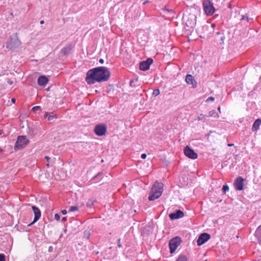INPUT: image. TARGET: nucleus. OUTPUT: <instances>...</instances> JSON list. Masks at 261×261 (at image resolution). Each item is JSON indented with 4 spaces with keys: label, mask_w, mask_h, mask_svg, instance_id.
I'll list each match as a JSON object with an SVG mask.
<instances>
[{
    "label": "nucleus",
    "mask_w": 261,
    "mask_h": 261,
    "mask_svg": "<svg viewBox=\"0 0 261 261\" xmlns=\"http://www.w3.org/2000/svg\"><path fill=\"white\" fill-rule=\"evenodd\" d=\"M110 72L108 68L103 66L97 67L90 69L87 73L86 81L89 85L96 82H103L108 81L110 77Z\"/></svg>",
    "instance_id": "obj_1"
},
{
    "label": "nucleus",
    "mask_w": 261,
    "mask_h": 261,
    "mask_svg": "<svg viewBox=\"0 0 261 261\" xmlns=\"http://www.w3.org/2000/svg\"><path fill=\"white\" fill-rule=\"evenodd\" d=\"M163 184L162 183L155 181L150 191L149 200L152 201L159 198L163 193Z\"/></svg>",
    "instance_id": "obj_2"
},
{
    "label": "nucleus",
    "mask_w": 261,
    "mask_h": 261,
    "mask_svg": "<svg viewBox=\"0 0 261 261\" xmlns=\"http://www.w3.org/2000/svg\"><path fill=\"white\" fill-rule=\"evenodd\" d=\"M183 20L187 27L193 28L196 23V15L192 13H186L183 15Z\"/></svg>",
    "instance_id": "obj_3"
},
{
    "label": "nucleus",
    "mask_w": 261,
    "mask_h": 261,
    "mask_svg": "<svg viewBox=\"0 0 261 261\" xmlns=\"http://www.w3.org/2000/svg\"><path fill=\"white\" fill-rule=\"evenodd\" d=\"M21 45V42L18 39L17 34L11 36L8 41L6 47L10 50H14Z\"/></svg>",
    "instance_id": "obj_4"
},
{
    "label": "nucleus",
    "mask_w": 261,
    "mask_h": 261,
    "mask_svg": "<svg viewBox=\"0 0 261 261\" xmlns=\"http://www.w3.org/2000/svg\"><path fill=\"white\" fill-rule=\"evenodd\" d=\"M29 142V140L25 136H19L17 137L16 142L14 145V149H20L24 147Z\"/></svg>",
    "instance_id": "obj_5"
},
{
    "label": "nucleus",
    "mask_w": 261,
    "mask_h": 261,
    "mask_svg": "<svg viewBox=\"0 0 261 261\" xmlns=\"http://www.w3.org/2000/svg\"><path fill=\"white\" fill-rule=\"evenodd\" d=\"M203 6L204 12L206 15H212L214 13L215 9L212 0H204L203 2Z\"/></svg>",
    "instance_id": "obj_6"
},
{
    "label": "nucleus",
    "mask_w": 261,
    "mask_h": 261,
    "mask_svg": "<svg viewBox=\"0 0 261 261\" xmlns=\"http://www.w3.org/2000/svg\"><path fill=\"white\" fill-rule=\"evenodd\" d=\"M184 153L186 156L191 159H196L198 157L197 154L194 151L193 149L191 148L189 146H187L184 149Z\"/></svg>",
    "instance_id": "obj_7"
},
{
    "label": "nucleus",
    "mask_w": 261,
    "mask_h": 261,
    "mask_svg": "<svg viewBox=\"0 0 261 261\" xmlns=\"http://www.w3.org/2000/svg\"><path fill=\"white\" fill-rule=\"evenodd\" d=\"M107 127L105 124H98L96 125L94 128V132L99 136L105 135Z\"/></svg>",
    "instance_id": "obj_8"
},
{
    "label": "nucleus",
    "mask_w": 261,
    "mask_h": 261,
    "mask_svg": "<svg viewBox=\"0 0 261 261\" xmlns=\"http://www.w3.org/2000/svg\"><path fill=\"white\" fill-rule=\"evenodd\" d=\"M32 208L34 214V218L33 221L28 225L29 226L32 225L33 224L36 222L41 217V211L37 207L33 205L32 206Z\"/></svg>",
    "instance_id": "obj_9"
},
{
    "label": "nucleus",
    "mask_w": 261,
    "mask_h": 261,
    "mask_svg": "<svg viewBox=\"0 0 261 261\" xmlns=\"http://www.w3.org/2000/svg\"><path fill=\"white\" fill-rule=\"evenodd\" d=\"M153 60L151 58H148L146 61L141 62L140 63V69L142 71L148 70Z\"/></svg>",
    "instance_id": "obj_10"
},
{
    "label": "nucleus",
    "mask_w": 261,
    "mask_h": 261,
    "mask_svg": "<svg viewBox=\"0 0 261 261\" xmlns=\"http://www.w3.org/2000/svg\"><path fill=\"white\" fill-rule=\"evenodd\" d=\"M211 238V235L207 233H202L198 237L197 241V245H203Z\"/></svg>",
    "instance_id": "obj_11"
},
{
    "label": "nucleus",
    "mask_w": 261,
    "mask_h": 261,
    "mask_svg": "<svg viewBox=\"0 0 261 261\" xmlns=\"http://www.w3.org/2000/svg\"><path fill=\"white\" fill-rule=\"evenodd\" d=\"M244 179L242 177H237L234 182V186L236 190L241 191L244 188Z\"/></svg>",
    "instance_id": "obj_12"
},
{
    "label": "nucleus",
    "mask_w": 261,
    "mask_h": 261,
    "mask_svg": "<svg viewBox=\"0 0 261 261\" xmlns=\"http://www.w3.org/2000/svg\"><path fill=\"white\" fill-rule=\"evenodd\" d=\"M184 216V213L180 210H176L174 212L169 214V217L171 220L181 218Z\"/></svg>",
    "instance_id": "obj_13"
},
{
    "label": "nucleus",
    "mask_w": 261,
    "mask_h": 261,
    "mask_svg": "<svg viewBox=\"0 0 261 261\" xmlns=\"http://www.w3.org/2000/svg\"><path fill=\"white\" fill-rule=\"evenodd\" d=\"M186 82L188 84L192 85L193 88L197 86V83L195 81L193 76L191 74H188L186 77Z\"/></svg>",
    "instance_id": "obj_14"
},
{
    "label": "nucleus",
    "mask_w": 261,
    "mask_h": 261,
    "mask_svg": "<svg viewBox=\"0 0 261 261\" xmlns=\"http://www.w3.org/2000/svg\"><path fill=\"white\" fill-rule=\"evenodd\" d=\"M73 48V46L71 44H69L64 48H63L61 51L60 53L62 56H66L69 54Z\"/></svg>",
    "instance_id": "obj_15"
},
{
    "label": "nucleus",
    "mask_w": 261,
    "mask_h": 261,
    "mask_svg": "<svg viewBox=\"0 0 261 261\" xmlns=\"http://www.w3.org/2000/svg\"><path fill=\"white\" fill-rule=\"evenodd\" d=\"M182 240L181 239L178 237L176 236L172 239H171L169 242L168 245H180V243H181Z\"/></svg>",
    "instance_id": "obj_16"
},
{
    "label": "nucleus",
    "mask_w": 261,
    "mask_h": 261,
    "mask_svg": "<svg viewBox=\"0 0 261 261\" xmlns=\"http://www.w3.org/2000/svg\"><path fill=\"white\" fill-rule=\"evenodd\" d=\"M47 78L44 75L40 76L37 80V83L39 85L44 86L48 82Z\"/></svg>",
    "instance_id": "obj_17"
},
{
    "label": "nucleus",
    "mask_w": 261,
    "mask_h": 261,
    "mask_svg": "<svg viewBox=\"0 0 261 261\" xmlns=\"http://www.w3.org/2000/svg\"><path fill=\"white\" fill-rule=\"evenodd\" d=\"M261 124V119H256L252 126V130L253 132H256L258 130L259 128V126Z\"/></svg>",
    "instance_id": "obj_18"
},
{
    "label": "nucleus",
    "mask_w": 261,
    "mask_h": 261,
    "mask_svg": "<svg viewBox=\"0 0 261 261\" xmlns=\"http://www.w3.org/2000/svg\"><path fill=\"white\" fill-rule=\"evenodd\" d=\"M255 235L257 238L258 242L261 243V225L256 229Z\"/></svg>",
    "instance_id": "obj_19"
},
{
    "label": "nucleus",
    "mask_w": 261,
    "mask_h": 261,
    "mask_svg": "<svg viewBox=\"0 0 261 261\" xmlns=\"http://www.w3.org/2000/svg\"><path fill=\"white\" fill-rule=\"evenodd\" d=\"M152 228L150 226L145 227L142 231V235L145 236V234H149L151 232Z\"/></svg>",
    "instance_id": "obj_20"
},
{
    "label": "nucleus",
    "mask_w": 261,
    "mask_h": 261,
    "mask_svg": "<svg viewBox=\"0 0 261 261\" xmlns=\"http://www.w3.org/2000/svg\"><path fill=\"white\" fill-rule=\"evenodd\" d=\"M218 115L215 110H212V111H210L208 113V114L207 115H206V117H218Z\"/></svg>",
    "instance_id": "obj_21"
},
{
    "label": "nucleus",
    "mask_w": 261,
    "mask_h": 261,
    "mask_svg": "<svg viewBox=\"0 0 261 261\" xmlns=\"http://www.w3.org/2000/svg\"><path fill=\"white\" fill-rule=\"evenodd\" d=\"M241 20H246L248 22H249L250 20H252V19L249 17L247 14H246L245 15H242Z\"/></svg>",
    "instance_id": "obj_22"
},
{
    "label": "nucleus",
    "mask_w": 261,
    "mask_h": 261,
    "mask_svg": "<svg viewBox=\"0 0 261 261\" xmlns=\"http://www.w3.org/2000/svg\"><path fill=\"white\" fill-rule=\"evenodd\" d=\"M95 202V200L89 199L87 203V206L89 207H91L93 205Z\"/></svg>",
    "instance_id": "obj_23"
},
{
    "label": "nucleus",
    "mask_w": 261,
    "mask_h": 261,
    "mask_svg": "<svg viewBox=\"0 0 261 261\" xmlns=\"http://www.w3.org/2000/svg\"><path fill=\"white\" fill-rule=\"evenodd\" d=\"M176 261H187V258L185 255H181Z\"/></svg>",
    "instance_id": "obj_24"
},
{
    "label": "nucleus",
    "mask_w": 261,
    "mask_h": 261,
    "mask_svg": "<svg viewBox=\"0 0 261 261\" xmlns=\"http://www.w3.org/2000/svg\"><path fill=\"white\" fill-rule=\"evenodd\" d=\"M90 235V232L89 230H86L84 232L83 237L86 238V239H88Z\"/></svg>",
    "instance_id": "obj_25"
},
{
    "label": "nucleus",
    "mask_w": 261,
    "mask_h": 261,
    "mask_svg": "<svg viewBox=\"0 0 261 261\" xmlns=\"http://www.w3.org/2000/svg\"><path fill=\"white\" fill-rule=\"evenodd\" d=\"M178 246H169L170 253L171 254L175 252V251L176 250Z\"/></svg>",
    "instance_id": "obj_26"
},
{
    "label": "nucleus",
    "mask_w": 261,
    "mask_h": 261,
    "mask_svg": "<svg viewBox=\"0 0 261 261\" xmlns=\"http://www.w3.org/2000/svg\"><path fill=\"white\" fill-rule=\"evenodd\" d=\"M165 11H167L169 13H170V16L171 17H174V13L172 9H166V8H165Z\"/></svg>",
    "instance_id": "obj_27"
},
{
    "label": "nucleus",
    "mask_w": 261,
    "mask_h": 261,
    "mask_svg": "<svg viewBox=\"0 0 261 261\" xmlns=\"http://www.w3.org/2000/svg\"><path fill=\"white\" fill-rule=\"evenodd\" d=\"M44 117L46 118H47L48 120L51 121L54 118H55V115H49L47 116V113H46Z\"/></svg>",
    "instance_id": "obj_28"
},
{
    "label": "nucleus",
    "mask_w": 261,
    "mask_h": 261,
    "mask_svg": "<svg viewBox=\"0 0 261 261\" xmlns=\"http://www.w3.org/2000/svg\"><path fill=\"white\" fill-rule=\"evenodd\" d=\"M79 210V207L77 206H72L70 207V212H75Z\"/></svg>",
    "instance_id": "obj_29"
},
{
    "label": "nucleus",
    "mask_w": 261,
    "mask_h": 261,
    "mask_svg": "<svg viewBox=\"0 0 261 261\" xmlns=\"http://www.w3.org/2000/svg\"><path fill=\"white\" fill-rule=\"evenodd\" d=\"M160 90L159 89H156L153 90L152 95H154V96H156L159 95L160 94Z\"/></svg>",
    "instance_id": "obj_30"
},
{
    "label": "nucleus",
    "mask_w": 261,
    "mask_h": 261,
    "mask_svg": "<svg viewBox=\"0 0 261 261\" xmlns=\"http://www.w3.org/2000/svg\"><path fill=\"white\" fill-rule=\"evenodd\" d=\"M223 192L225 193L226 191L229 190V187L227 185H223L222 188Z\"/></svg>",
    "instance_id": "obj_31"
},
{
    "label": "nucleus",
    "mask_w": 261,
    "mask_h": 261,
    "mask_svg": "<svg viewBox=\"0 0 261 261\" xmlns=\"http://www.w3.org/2000/svg\"><path fill=\"white\" fill-rule=\"evenodd\" d=\"M40 109V106H35L32 108V110L34 112H36Z\"/></svg>",
    "instance_id": "obj_32"
},
{
    "label": "nucleus",
    "mask_w": 261,
    "mask_h": 261,
    "mask_svg": "<svg viewBox=\"0 0 261 261\" xmlns=\"http://www.w3.org/2000/svg\"><path fill=\"white\" fill-rule=\"evenodd\" d=\"M0 261H5V255L4 254H0Z\"/></svg>",
    "instance_id": "obj_33"
},
{
    "label": "nucleus",
    "mask_w": 261,
    "mask_h": 261,
    "mask_svg": "<svg viewBox=\"0 0 261 261\" xmlns=\"http://www.w3.org/2000/svg\"><path fill=\"white\" fill-rule=\"evenodd\" d=\"M206 118V115L201 114L200 116L198 117V120H201L203 118Z\"/></svg>",
    "instance_id": "obj_34"
},
{
    "label": "nucleus",
    "mask_w": 261,
    "mask_h": 261,
    "mask_svg": "<svg viewBox=\"0 0 261 261\" xmlns=\"http://www.w3.org/2000/svg\"><path fill=\"white\" fill-rule=\"evenodd\" d=\"M55 219L57 221H59L60 220V216L58 214H56L55 215Z\"/></svg>",
    "instance_id": "obj_35"
},
{
    "label": "nucleus",
    "mask_w": 261,
    "mask_h": 261,
    "mask_svg": "<svg viewBox=\"0 0 261 261\" xmlns=\"http://www.w3.org/2000/svg\"><path fill=\"white\" fill-rule=\"evenodd\" d=\"M225 37L223 34H221L220 36V39L222 41V43H223V40L224 39Z\"/></svg>",
    "instance_id": "obj_36"
},
{
    "label": "nucleus",
    "mask_w": 261,
    "mask_h": 261,
    "mask_svg": "<svg viewBox=\"0 0 261 261\" xmlns=\"http://www.w3.org/2000/svg\"><path fill=\"white\" fill-rule=\"evenodd\" d=\"M215 99V98L213 97H208L207 100H206V101H214Z\"/></svg>",
    "instance_id": "obj_37"
},
{
    "label": "nucleus",
    "mask_w": 261,
    "mask_h": 261,
    "mask_svg": "<svg viewBox=\"0 0 261 261\" xmlns=\"http://www.w3.org/2000/svg\"><path fill=\"white\" fill-rule=\"evenodd\" d=\"M101 174H102V173H101V172L98 173L96 175H95V176L93 178V179H96L97 177H99V176H101Z\"/></svg>",
    "instance_id": "obj_38"
},
{
    "label": "nucleus",
    "mask_w": 261,
    "mask_h": 261,
    "mask_svg": "<svg viewBox=\"0 0 261 261\" xmlns=\"http://www.w3.org/2000/svg\"><path fill=\"white\" fill-rule=\"evenodd\" d=\"M146 158V154L145 153H143L141 154V158L143 159H145Z\"/></svg>",
    "instance_id": "obj_39"
},
{
    "label": "nucleus",
    "mask_w": 261,
    "mask_h": 261,
    "mask_svg": "<svg viewBox=\"0 0 261 261\" xmlns=\"http://www.w3.org/2000/svg\"><path fill=\"white\" fill-rule=\"evenodd\" d=\"M61 213L63 215H65L67 214V211L65 210H63L61 211Z\"/></svg>",
    "instance_id": "obj_40"
},
{
    "label": "nucleus",
    "mask_w": 261,
    "mask_h": 261,
    "mask_svg": "<svg viewBox=\"0 0 261 261\" xmlns=\"http://www.w3.org/2000/svg\"><path fill=\"white\" fill-rule=\"evenodd\" d=\"M99 62L100 64H103L104 63V60L103 59H100L99 60Z\"/></svg>",
    "instance_id": "obj_41"
},
{
    "label": "nucleus",
    "mask_w": 261,
    "mask_h": 261,
    "mask_svg": "<svg viewBox=\"0 0 261 261\" xmlns=\"http://www.w3.org/2000/svg\"><path fill=\"white\" fill-rule=\"evenodd\" d=\"M44 158L47 162H48L50 160V158L48 156H45Z\"/></svg>",
    "instance_id": "obj_42"
},
{
    "label": "nucleus",
    "mask_w": 261,
    "mask_h": 261,
    "mask_svg": "<svg viewBox=\"0 0 261 261\" xmlns=\"http://www.w3.org/2000/svg\"><path fill=\"white\" fill-rule=\"evenodd\" d=\"M67 220V218L64 217H63L62 219V222H65Z\"/></svg>",
    "instance_id": "obj_43"
},
{
    "label": "nucleus",
    "mask_w": 261,
    "mask_h": 261,
    "mask_svg": "<svg viewBox=\"0 0 261 261\" xmlns=\"http://www.w3.org/2000/svg\"><path fill=\"white\" fill-rule=\"evenodd\" d=\"M53 251V247L52 246H50L48 248V252H51Z\"/></svg>",
    "instance_id": "obj_44"
},
{
    "label": "nucleus",
    "mask_w": 261,
    "mask_h": 261,
    "mask_svg": "<svg viewBox=\"0 0 261 261\" xmlns=\"http://www.w3.org/2000/svg\"><path fill=\"white\" fill-rule=\"evenodd\" d=\"M8 83L10 85H11L13 84V82L12 81H10V80H9L8 81Z\"/></svg>",
    "instance_id": "obj_45"
},
{
    "label": "nucleus",
    "mask_w": 261,
    "mask_h": 261,
    "mask_svg": "<svg viewBox=\"0 0 261 261\" xmlns=\"http://www.w3.org/2000/svg\"><path fill=\"white\" fill-rule=\"evenodd\" d=\"M134 81L133 80H131L129 82V85L130 86L133 87V83Z\"/></svg>",
    "instance_id": "obj_46"
},
{
    "label": "nucleus",
    "mask_w": 261,
    "mask_h": 261,
    "mask_svg": "<svg viewBox=\"0 0 261 261\" xmlns=\"http://www.w3.org/2000/svg\"><path fill=\"white\" fill-rule=\"evenodd\" d=\"M11 101H12V103H14L15 102V101H16V100H15V98H12L11 99Z\"/></svg>",
    "instance_id": "obj_47"
},
{
    "label": "nucleus",
    "mask_w": 261,
    "mask_h": 261,
    "mask_svg": "<svg viewBox=\"0 0 261 261\" xmlns=\"http://www.w3.org/2000/svg\"><path fill=\"white\" fill-rule=\"evenodd\" d=\"M40 24H43L44 23V20H41L40 22Z\"/></svg>",
    "instance_id": "obj_48"
},
{
    "label": "nucleus",
    "mask_w": 261,
    "mask_h": 261,
    "mask_svg": "<svg viewBox=\"0 0 261 261\" xmlns=\"http://www.w3.org/2000/svg\"><path fill=\"white\" fill-rule=\"evenodd\" d=\"M216 35H220L221 34H220V33L219 32H217L216 33Z\"/></svg>",
    "instance_id": "obj_49"
},
{
    "label": "nucleus",
    "mask_w": 261,
    "mask_h": 261,
    "mask_svg": "<svg viewBox=\"0 0 261 261\" xmlns=\"http://www.w3.org/2000/svg\"><path fill=\"white\" fill-rule=\"evenodd\" d=\"M3 133V130H0V135H2Z\"/></svg>",
    "instance_id": "obj_50"
},
{
    "label": "nucleus",
    "mask_w": 261,
    "mask_h": 261,
    "mask_svg": "<svg viewBox=\"0 0 261 261\" xmlns=\"http://www.w3.org/2000/svg\"><path fill=\"white\" fill-rule=\"evenodd\" d=\"M3 151V149L0 147V153Z\"/></svg>",
    "instance_id": "obj_51"
},
{
    "label": "nucleus",
    "mask_w": 261,
    "mask_h": 261,
    "mask_svg": "<svg viewBox=\"0 0 261 261\" xmlns=\"http://www.w3.org/2000/svg\"><path fill=\"white\" fill-rule=\"evenodd\" d=\"M232 145H233V144H228V146H232Z\"/></svg>",
    "instance_id": "obj_52"
},
{
    "label": "nucleus",
    "mask_w": 261,
    "mask_h": 261,
    "mask_svg": "<svg viewBox=\"0 0 261 261\" xmlns=\"http://www.w3.org/2000/svg\"><path fill=\"white\" fill-rule=\"evenodd\" d=\"M214 26H215V24H214V23L212 24V28H213Z\"/></svg>",
    "instance_id": "obj_53"
},
{
    "label": "nucleus",
    "mask_w": 261,
    "mask_h": 261,
    "mask_svg": "<svg viewBox=\"0 0 261 261\" xmlns=\"http://www.w3.org/2000/svg\"><path fill=\"white\" fill-rule=\"evenodd\" d=\"M46 166H47V167H49V164H48V163L46 164Z\"/></svg>",
    "instance_id": "obj_54"
},
{
    "label": "nucleus",
    "mask_w": 261,
    "mask_h": 261,
    "mask_svg": "<svg viewBox=\"0 0 261 261\" xmlns=\"http://www.w3.org/2000/svg\"><path fill=\"white\" fill-rule=\"evenodd\" d=\"M118 243H120V239H118Z\"/></svg>",
    "instance_id": "obj_55"
},
{
    "label": "nucleus",
    "mask_w": 261,
    "mask_h": 261,
    "mask_svg": "<svg viewBox=\"0 0 261 261\" xmlns=\"http://www.w3.org/2000/svg\"><path fill=\"white\" fill-rule=\"evenodd\" d=\"M218 110H219V111H220V107H219V108H218Z\"/></svg>",
    "instance_id": "obj_56"
},
{
    "label": "nucleus",
    "mask_w": 261,
    "mask_h": 261,
    "mask_svg": "<svg viewBox=\"0 0 261 261\" xmlns=\"http://www.w3.org/2000/svg\"><path fill=\"white\" fill-rule=\"evenodd\" d=\"M258 251H260V253L261 254V250H258Z\"/></svg>",
    "instance_id": "obj_57"
},
{
    "label": "nucleus",
    "mask_w": 261,
    "mask_h": 261,
    "mask_svg": "<svg viewBox=\"0 0 261 261\" xmlns=\"http://www.w3.org/2000/svg\"><path fill=\"white\" fill-rule=\"evenodd\" d=\"M66 261H69V260H66Z\"/></svg>",
    "instance_id": "obj_58"
},
{
    "label": "nucleus",
    "mask_w": 261,
    "mask_h": 261,
    "mask_svg": "<svg viewBox=\"0 0 261 261\" xmlns=\"http://www.w3.org/2000/svg\"><path fill=\"white\" fill-rule=\"evenodd\" d=\"M205 261H207V260H205Z\"/></svg>",
    "instance_id": "obj_59"
}]
</instances>
